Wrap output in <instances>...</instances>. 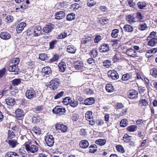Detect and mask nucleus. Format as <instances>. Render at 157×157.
<instances>
[{"label":"nucleus","mask_w":157,"mask_h":157,"mask_svg":"<svg viewBox=\"0 0 157 157\" xmlns=\"http://www.w3.org/2000/svg\"><path fill=\"white\" fill-rule=\"evenodd\" d=\"M23 145L28 152L34 153L37 152L38 150L37 146L32 144V141L31 140H28L27 141H26Z\"/></svg>","instance_id":"obj_1"},{"label":"nucleus","mask_w":157,"mask_h":157,"mask_svg":"<svg viewBox=\"0 0 157 157\" xmlns=\"http://www.w3.org/2000/svg\"><path fill=\"white\" fill-rule=\"evenodd\" d=\"M71 59V60H70V62L71 66L69 67L71 70V71L79 70L83 68V64L82 61L79 60L75 61L76 60L75 59Z\"/></svg>","instance_id":"obj_2"},{"label":"nucleus","mask_w":157,"mask_h":157,"mask_svg":"<svg viewBox=\"0 0 157 157\" xmlns=\"http://www.w3.org/2000/svg\"><path fill=\"white\" fill-rule=\"evenodd\" d=\"M15 117L17 121H22L25 115V113L23 110L20 108L17 109L15 112Z\"/></svg>","instance_id":"obj_3"},{"label":"nucleus","mask_w":157,"mask_h":157,"mask_svg":"<svg viewBox=\"0 0 157 157\" xmlns=\"http://www.w3.org/2000/svg\"><path fill=\"white\" fill-rule=\"evenodd\" d=\"M60 81L59 79L55 78L51 80L48 84V86H51L52 89L53 90H56L59 86Z\"/></svg>","instance_id":"obj_4"},{"label":"nucleus","mask_w":157,"mask_h":157,"mask_svg":"<svg viewBox=\"0 0 157 157\" xmlns=\"http://www.w3.org/2000/svg\"><path fill=\"white\" fill-rule=\"evenodd\" d=\"M25 95L28 99H32L36 97V92L33 88L30 87L26 91Z\"/></svg>","instance_id":"obj_5"},{"label":"nucleus","mask_w":157,"mask_h":157,"mask_svg":"<svg viewBox=\"0 0 157 157\" xmlns=\"http://www.w3.org/2000/svg\"><path fill=\"white\" fill-rule=\"evenodd\" d=\"M65 111V108H62L61 106L59 105L56 106L52 110L53 113L59 115H63Z\"/></svg>","instance_id":"obj_6"},{"label":"nucleus","mask_w":157,"mask_h":157,"mask_svg":"<svg viewBox=\"0 0 157 157\" xmlns=\"http://www.w3.org/2000/svg\"><path fill=\"white\" fill-rule=\"evenodd\" d=\"M45 141L47 145L50 147L52 146L54 143V138L52 135H48L45 136Z\"/></svg>","instance_id":"obj_7"},{"label":"nucleus","mask_w":157,"mask_h":157,"mask_svg":"<svg viewBox=\"0 0 157 157\" xmlns=\"http://www.w3.org/2000/svg\"><path fill=\"white\" fill-rule=\"evenodd\" d=\"M54 25L51 23L46 24L43 28V32L46 33H50L54 29Z\"/></svg>","instance_id":"obj_8"},{"label":"nucleus","mask_w":157,"mask_h":157,"mask_svg":"<svg viewBox=\"0 0 157 157\" xmlns=\"http://www.w3.org/2000/svg\"><path fill=\"white\" fill-rule=\"evenodd\" d=\"M138 92L135 90H129L128 92V97L129 99H136L138 97Z\"/></svg>","instance_id":"obj_9"},{"label":"nucleus","mask_w":157,"mask_h":157,"mask_svg":"<svg viewBox=\"0 0 157 157\" xmlns=\"http://www.w3.org/2000/svg\"><path fill=\"white\" fill-rule=\"evenodd\" d=\"M108 75L109 78L115 80L119 78V75L117 72L115 71H110L108 73Z\"/></svg>","instance_id":"obj_10"},{"label":"nucleus","mask_w":157,"mask_h":157,"mask_svg":"<svg viewBox=\"0 0 157 157\" xmlns=\"http://www.w3.org/2000/svg\"><path fill=\"white\" fill-rule=\"evenodd\" d=\"M55 128L57 130H60L63 132H66L67 129V126L63 124H61L59 123H57L55 126Z\"/></svg>","instance_id":"obj_11"},{"label":"nucleus","mask_w":157,"mask_h":157,"mask_svg":"<svg viewBox=\"0 0 157 157\" xmlns=\"http://www.w3.org/2000/svg\"><path fill=\"white\" fill-rule=\"evenodd\" d=\"M42 29L39 25L35 26L33 29V34L34 36H38L41 34Z\"/></svg>","instance_id":"obj_12"},{"label":"nucleus","mask_w":157,"mask_h":157,"mask_svg":"<svg viewBox=\"0 0 157 157\" xmlns=\"http://www.w3.org/2000/svg\"><path fill=\"white\" fill-rule=\"evenodd\" d=\"M26 25V24L25 22H21L19 23L16 28V30L17 33H21Z\"/></svg>","instance_id":"obj_13"},{"label":"nucleus","mask_w":157,"mask_h":157,"mask_svg":"<svg viewBox=\"0 0 157 157\" xmlns=\"http://www.w3.org/2000/svg\"><path fill=\"white\" fill-rule=\"evenodd\" d=\"M52 71L50 67H45L42 70V73L44 75H49L52 74Z\"/></svg>","instance_id":"obj_14"},{"label":"nucleus","mask_w":157,"mask_h":157,"mask_svg":"<svg viewBox=\"0 0 157 157\" xmlns=\"http://www.w3.org/2000/svg\"><path fill=\"white\" fill-rule=\"evenodd\" d=\"M100 51L102 53H105L109 51V45L107 44H102L99 48Z\"/></svg>","instance_id":"obj_15"},{"label":"nucleus","mask_w":157,"mask_h":157,"mask_svg":"<svg viewBox=\"0 0 157 157\" xmlns=\"http://www.w3.org/2000/svg\"><path fill=\"white\" fill-rule=\"evenodd\" d=\"M6 104L10 106H12L15 104V100L13 97H9L5 99Z\"/></svg>","instance_id":"obj_16"},{"label":"nucleus","mask_w":157,"mask_h":157,"mask_svg":"<svg viewBox=\"0 0 157 157\" xmlns=\"http://www.w3.org/2000/svg\"><path fill=\"white\" fill-rule=\"evenodd\" d=\"M0 37L3 40H8L11 38V35L8 32H3L0 33Z\"/></svg>","instance_id":"obj_17"},{"label":"nucleus","mask_w":157,"mask_h":157,"mask_svg":"<svg viewBox=\"0 0 157 157\" xmlns=\"http://www.w3.org/2000/svg\"><path fill=\"white\" fill-rule=\"evenodd\" d=\"M126 54L128 56L132 57H134L137 56L136 52L132 48L128 49L126 51Z\"/></svg>","instance_id":"obj_18"},{"label":"nucleus","mask_w":157,"mask_h":157,"mask_svg":"<svg viewBox=\"0 0 157 157\" xmlns=\"http://www.w3.org/2000/svg\"><path fill=\"white\" fill-rule=\"evenodd\" d=\"M19 68L17 65H12L9 67L8 70L9 71L14 72V74L18 73L19 71Z\"/></svg>","instance_id":"obj_19"},{"label":"nucleus","mask_w":157,"mask_h":157,"mask_svg":"<svg viewBox=\"0 0 157 157\" xmlns=\"http://www.w3.org/2000/svg\"><path fill=\"white\" fill-rule=\"evenodd\" d=\"M79 145L81 148L85 149L88 147L89 143L86 140H82L80 142Z\"/></svg>","instance_id":"obj_20"},{"label":"nucleus","mask_w":157,"mask_h":157,"mask_svg":"<svg viewBox=\"0 0 157 157\" xmlns=\"http://www.w3.org/2000/svg\"><path fill=\"white\" fill-rule=\"evenodd\" d=\"M17 153L18 157H27V154L26 151L24 149L20 148Z\"/></svg>","instance_id":"obj_21"},{"label":"nucleus","mask_w":157,"mask_h":157,"mask_svg":"<svg viewBox=\"0 0 157 157\" xmlns=\"http://www.w3.org/2000/svg\"><path fill=\"white\" fill-rule=\"evenodd\" d=\"M65 16V13L63 11H60L57 12L55 15V18L57 20H60Z\"/></svg>","instance_id":"obj_22"},{"label":"nucleus","mask_w":157,"mask_h":157,"mask_svg":"<svg viewBox=\"0 0 157 157\" xmlns=\"http://www.w3.org/2000/svg\"><path fill=\"white\" fill-rule=\"evenodd\" d=\"M8 143L10 147L12 148H14L19 143L17 140H8Z\"/></svg>","instance_id":"obj_23"},{"label":"nucleus","mask_w":157,"mask_h":157,"mask_svg":"<svg viewBox=\"0 0 157 157\" xmlns=\"http://www.w3.org/2000/svg\"><path fill=\"white\" fill-rule=\"evenodd\" d=\"M9 95V91L8 90L4 89L0 90V98L4 97L7 96Z\"/></svg>","instance_id":"obj_24"},{"label":"nucleus","mask_w":157,"mask_h":157,"mask_svg":"<svg viewBox=\"0 0 157 157\" xmlns=\"http://www.w3.org/2000/svg\"><path fill=\"white\" fill-rule=\"evenodd\" d=\"M59 70L61 72L64 71L66 67V63L63 62H61L58 65Z\"/></svg>","instance_id":"obj_25"},{"label":"nucleus","mask_w":157,"mask_h":157,"mask_svg":"<svg viewBox=\"0 0 157 157\" xmlns=\"http://www.w3.org/2000/svg\"><path fill=\"white\" fill-rule=\"evenodd\" d=\"M124 30L125 32L131 33L133 31V28L131 25H125L123 27Z\"/></svg>","instance_id":"obj_26"},{"label":"nucleus","mask_w":157,"mask_h":157,"mask_svg":"<svg viewBox=\"0 0 157 157\" xmlns=\"http://www.w3.org/2000/svg\"><path fill=\"white\" fill-rule=\"evenodd\" d=\"M157 43V38L154 37L151 38L148 42L147 44L148 46H154Z\"/></svg>","instance_id":"obj_27"},{"label":"nucleus","mask_w":157,"mask_h":157,"mask_svg":"<svg viewBox=\"0 0 157 157\" xmlns=\"http://www.w3.org/2000/svg\"><path fill=\"white\" fill-rule=\"evenodd\" d=\"M139 104L142 107H147L148 105V102L147 100L145 99H141L139 101Z\"/></svg>","instance_id":"obj_28"},{"label":"nucleus","mask_w":157,"mask_h":157,"mask_svg":"<svg viewBox=\"0 0 157 157\" xmlns=\"http://www.w3.org/2000/svg\"><path fill=\"white\" fill-rule=\"evenodd\" d=\"M94 99L93 98H87L84 101V104L86 105H89L93 104L94 102Z\"/></svg>","instance_id":"obj_29"},{"label":"nucleus","mask_w":157,"mask_h":157,"mask_svg":"<svg viewBox=\"0 0 157 157\" xmlns=\"http://www.w3.org/2000/svg\"><path fill=\"white\" fill-rule=\"evenodd\" d=\"M127 20L130 23L136 22L137 21L136 17H134L133 16L131 15H128L127 16Z\"/></svg>","instance_id":"obj_30"},{"label":"nucleus","mask_w":157,"mask_h":157,"mask_svg":"<svg viewBox=\"0 0 157 157\" xmlns=\"http://www.w3.org/2000/svg\"><path fill=\"white\" fill-rule=\"evenodd\" d=\"M26 66L28 69H33L35 66V62L32 61L28 62L26 63Z\"/></svg>","instance_id":"obj_31"},{"label":"nucleus","mask_w":157,"mask_h":157,"mask_svg":"<svg viewBox=\"0 0 157 157\" xmlns=\"http://www.w3.org/2000/svg\"><path fill=\"white\" fill-rule=\"evenodd\" d=\"M5 157H18L17 153L15 152L9 151L6 154Z\"/></svg>","instance_id":"obj_32"},{"label":"nucleus","mask_w":157,"mask_h":157,"mask_svg":"<svg viewBox=\"0 0 157 157\" xmlns=\"http://www.w3.org/2000/svg\"><path fill=\"white\" fill-rule=\"evenodd\" d=\"M15 136V134L13 131L9 130L8 131L7 133V139H11L14 138Z\"/></svg>","instance_id":"obj_33"},{"label":"nucleus","mask_w":157,"mask_h":157,"mask_svg":"<svg viewBox=\"0 0 157 157\" xmlns=\"http://www.w3.org/2000/svg\"><path fill=\"white\" fill-rule=\"evenodd\" d=\"M21 79L20 78H16L12 81V84L14 86H18L21 83Z\"/></svg>","instance_id":"obj_34"},{"label":"nucleus","mask_w":157,"mask_h":157,"mask_svg":"<svg viewBox=\"0 0 157 157\" xmlns=\"http://www.w3.org/2000/svg\"><path fill=\"white\" fill-rule=\"evenodd\" d=\"M106 142V141L105 139H99L95 141V143L100 146H103L104 145Z\"/></svg>","instance_id":"obj_35"},{"label":"nucleus","mask_w":157,"mask_h":157,"mask_svg":"<svg viewBox=\"0 0 157 157\" xmlns=\"http://www.w3.org/2000/svg\"><path fill=\"white\" fill-rule=\"evenodd\" d=\"M119 32V31L118 29H115L112 31L111 36L113 38H116L118 36Z\"/></svg>","instance_id":"obj_36"},{"label":"nucleus","mask_w":157,"mask_h":157,"mask_svg":"<svg viewBox=\"0 0 157 157\" xmlns=\"http://www.w3.org/2000/svg\"><path fill=\"white\" fill-rule=\"evenodd\" d=\"M89 152L91 153H94L97 151V145L95 144H92L89 147Z\"/></svg>","instance_id":"obj_37"},{"label":"nucleus","mask_w":157,"mask_h":157,"mask_svg":"<svg viewBox=\"0 0 157 157\" xmlns=\"http://www.w3.org/2000/svg\"><path fill=\"white\" fill-rule=\"evenodd\" d=\"M137 5L139 9H144L146 6V4L145 2L141 1L138 2Z\"/></svg>","instance_id":"obj_38"},{"label":"nucleus","mask_w":157,"mask_h":157,"mask_svg":"<svg viewBox=\"0 0 157 157\" xmlns=\"http://www.w3.org/2000/svg\"><path fill=\"white\" fill-rule=\"evenodd\" d=\"M106 90L107 92H111L113 91L114 89L111 84H107L106 86Z\"/></svg>","instance_id":"obj_39"},{"label":"nucleus","mask_w":157,"mask_h":157,"mask_svg":"<svg viewBox=\"0 0 157 157\" xmlns=\"http://www.w3.org/2000/svg\"><path fill=\"white\" fill-rule=\"evenodd\" d=\"M137 126L135 125H131L128 126L127 128V130L129 132H133L136 131L137 129Z\"/></svg>","instance_id":"obj_40"},{"label":"nucleus","mask_w":157,"mask_h":157,"mask_svg":"<svg viewBox=\"0 0 157 157\" xmlns=\"http://www.w3.org/2000/svg\"><path fill=\"white\" fill-rule=\"evenodd\" d=\"M147 28V25L146 23L141 24L138 26V29L140 31H144Z\"/></svg>","instance_id":"obj_41"},{"label":"nucleus","mask_w":157,"mask_h":157,"mask_svg":"<svg viewBox=\"0 0 157 157\" xmlns=\"http://www.w3.org/2000/svg\"><path fill=\"white\" fill-rule=\"evenodd\" d=\"M58 43L57 40H52L49 44V49H53L55 47V45L56 44Z\"/></svg>","instance_id":"obj_42"},{"label":"nucleus","mask_w":157,"mask_h":157,"mask_svg":"<svg viewBox=\"0 0 157 157\" xmlns=\"http://www.w3.org/2000/svg\"><path fill=\"white\" fill-rule=\"evenodd\" d=\"M64 91H62L56 95L54 97L55 99H57L62 97L64 95Z\"/></svg>","instance_id":"obj_43"},{"label":"nucleus","mask_w":157,"mask_h":157,"mask_svg":"<svg viewBox=\"0 0 157 157\" xmlns=\"http://www.w3.org/2000/svg\"><path fill=\"white\" fill-rule=\"evenodd\" d=\"M128 124V121L126 119L122 120L120 122V126L122 127H125Z\"/></svg>","instance_id":"obj_44"},{"label":"nucleus","mask_w":157,"mask_h":157,"mask_svg":"<svg viewBox=\"0 0 157 157\" xmlns=\"http://www.w3.org/2000/svg\"><path fill=\"white\" fill-rule=\"evenodd\" d=\"M6 72V68L4 67L0 70V78H2L5 75Z\"/></svg>","instance_id":"obj_45"},{"label":"nucleus","mask_w":157,"mask_h":157,"mask_svg":"<svg viewBox=\"0 0 157 157\" xmlns=\"http://www.w3.org/2000/svg\"><path fill=\"white\" fill-rule=\"evenodd\" d=\"M69 104L71 106L73 107H75L78 105V102L76 101H75L74 100H72L70 101V102H69Z\"/></svg>","instance_id":"obj_46"},{"label":"nucleus","mask_w":157,"mask_h":157,"mask_svg":"<svg viewBox=\"0 0 157 157\" xmlns=\"http://www.w3.org/2000/svg\"><path fill=\"white\" fill-rule=\"evenodd\" d=\"M47 57V56L45 53H40L39 54V59L42 61H44Z\"/></svg>","instance_id":"obj_47"},{"label":"nucleus","mask_w":157,"mask_h":157,"mask_svg":"<svg viewBox=\"0 0 157 157\" xmlns=\"http://www.w3.org/2000/svg\"><path fill=\"white\" fill-rule=\"evenodd\" d=\"M131 136H128L127 134H125L123 137V140L124 142H128L131 140Z\"/></svg>","instance_id":"obj_48"},{"label":"nucleus","mask_w":157,"mask_h":157,"mask_svg":"<svg viewBox=\"0 0 157 157\" xmlns=\"http://www.w3.org/2000/svg\"><path fill=\"white\" fill-rule=\"evenodd\" d=\"M33 31L31 29H29L26 30L25 32V35L28 36L32 35L33 34Z\"/></svg>","instance_id":"obj_49"},{"label":"nucleus","mask_w":157,"mask_h":157,"mask_svg":"<svg viewBox=\"0 0 157 157\" xmlns=\"http://www.w3.org/2000/svg\"><path fill=\"white\" fill-rule=\"evenodd\" d=\"M116 148L118 151L121 152L122 153H123L124 152V148L121 145H119L117 146Z\"/></svg>","instance_id":"obj_50"},{"label":"nucleus","mask_w":157,"mask_h":157,"mask_svg":"<svg viewBox=\"0 0 157 157\" xmlns=\"http://www.w3.org/2000/svg\"><path fill=\"white\" fill-rule=\"evenodd\" d=\"M92 112L90 111L87 112L85 114V117L86 119H90L92 118Z\"/></svg>","instance_id":"obj_51"},{"label":"nucleus","mask_w":157,"mask_h":157,"mask_svg":"<svg viewBox=\"0 0 157 157\" xmlns=\"http://www.w3.org/2000/svg\"><path fill=\"white\" fill-rule=\"evenodd\" d=\"M88 63L92 66H95V63L94 60L92 58H90L87 60Z\"/></svg>","instance_id":"obj_52"},{"label":"nucleus","mask_w":157,"mask_h":157,"mask_svg":"<svg viewBox=\"0 0 157 157\" xmlns=\"http://www.w3.org/2000/svg\"><path fill=\"white\" fill-rule=\"evenodd\" d=\"M79 7V5L77 3H75L72 4L70 7L71 9L73 10H77Z\"/></svg>","instance_id":"obj_53"},{"label":"nucleus","mask_w":157,"mask_h":157,"mask_svg":"<svg viewBox=\"0 0 157 157\" xmlns=\"http://www.w3.org/2000/svg\"><path fill=\"white\" fill-rule=\"evenodd\" d=\"M59 56L56 55H54L53 57L49 60V62L52 63V62L57 61L59 59Z\"/></svg>","instance_id":"obj_54"},{"label":"nucleus","mask_w":157,"mask_h":157,"mask_svg":"<svg viewBox=\"0 0 157 157\" xmlns=\"http://www.w3.org/2000/svg\"><path fill=\"white\" fill-rule=\"evenodd\" d=\"M130 77V75L127 73L124 75L122 77V80L123 81H126L128 80Z\"/></svg>","instance_id":"obj_55"},{"label":"nucleus","mask_w":157,"mask_h":157,"mask_svg":"<svg viewBox=\"0 0 157 157\" xmlns=\"http://www.w3.org/2000/svg\"><path fill=\"white\" fill-rule=\"evenodd\" d=\"M69 53H75L76 51V48L73 45L69 46Z\"/></svg>","instance_id":"obj_56"},{"label":"nucleus","mask_w":157,"mask_h":157,"mask_svg":"<svg viewBox=\"0 0 157 157\" xmlns=\"http://www.w3.org/2000/svg\"><path fill=\"white\" fill-rule=\"evenodd\" d=\"M67 36V34L64 32L63 33H61L58 35L57 38L58 39H62L65 38Z\"/></svg>","instance_id":"obj_57"},{"label":"nucleus","mask_w":157,"mask_h":157,"mask_svg":"<svg viewBox=\"0 0 157 157\" xmlns=\"http://www.w3.org/2000/svg\"><path fill=\"white\" fill-rule=\"evenodd\" d=\"M6 22L8 23H11L13 21V17L12 16L10 15L7 16L6 18Z\"/></svg>","instance_id":"obj_58"},{"label":"nucleus","mask_w":157,"mask_h":157,"mask_svg":"<svg viewBox=\"0 0 157 157\" xmlns=\"http://www.w3.org/2000/svg\"><path fill=\"white\" fill-rule=\"evenodd\" d=\"M136 17L137 21H141V20L142 19V15L141 13L139 12L137 13Z\"/></svg>","instance_id":"obj_59"},{"label":"nucleus","mask_w":157,"mask_h":157,"mask_svg":"<svg viewBox=\"0 0 157 157\" xmlns=\"http://www.w3.org/2000/svg\"><path fill=\"white\" fill-rule=\"evenodd\" d=\"M33 131L36 134H40L41 133V131L38 127H34L33 128Z\"/></svg>","instance_id":"obj_60"},{"label":"nucleus","mask_w":157,"mask_h":157,"mask_svg":"<svg viewBox=\"0 0 157 157\" xmlns=\"http://www.w3.org/2000/svg\"><path fill=\"white\" fill-rule=\"evenodd\" d=\"M156 34V33L155 32L153 31L150 33L149 36L147 37V39L150 40V39L155 37V36Z\"/></svg>","instance_id":"obj_61"},{"label":"nucleus","mask_w":157,"mask_h":157,"mask_svg":"<svg viewBox=\"0 0 157 157\" xmlns=\"http://www.w3.org/2000/svg\"><path fill=\"white\" fill-rule=\"evenodd\" d=\"M79 118V116L78 114H74L72 116V119L73 121H76L78 120Z\"/></svg>","instance_id":"obj_62"},{"label":"nucleus","mask_w":157,"mask_h":157,"mask_svg":"<svg viewBox=\"0 0 157 157\" xmlns=\"http://www.w3.org/2000/svg\"><path fill=\"white\" fill-rule=\"evenodd\" d=\"M152 75L155 78H157V68H153Z\"/></svg>","instance_id":"obj_63"},{"label":"nucleus","mask_w":157,"mask_h":157,"mask_svg":"<svg viewBox=\"0 0 157 157\" xmlns=\"http://www.w3.org/2000/svg\"><path fill=\"white\" fill-rule=\"evenodd\" d=\"M62 103L64 105H67L69 104V97L64 98L62 101Z\"/></svg>","instance_id":"obj_64"}]
</instances>
